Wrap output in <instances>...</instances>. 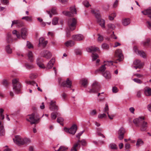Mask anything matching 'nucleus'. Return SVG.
Masks as SVG:
<instances>
[{"label":"nucleus","instance_id":"42","mask_svg":"<svg viewBox=\"0 0 151 151\" xmlns=\"http://www.w3.org/2000/svg\"><path fill=\"white\" fill-rule=\"evenodd\" d=\"M58 113L57 112H53L51 114V117L52 120H54L56 119L57 116V114H58Z\"/></svg>","mask_w":151,"mask_h":151},{"label":"nucleus","instance_id":"17","mask_svg":"<svg viewBox=\"0 0 151 151\" xmlns=\"http://www.w3.org/2000/svg\"><path fill=\"white\" fill-rule=\"evenodd\" d=\"M144 93L145 95L146 96H151V88L146 86L144 89Z\"/></svg>","mask_w":151,"mask_h":151},{"label":"nucleus","instance_id":"25","mask_svg":"<svg viewBox=\"0 0 151 151\" xmlns=\"http://www.w3.org/2000/svg\"><path fill=\"white\" fill-rule=\"evenodd\" d=\"M133 63L134 65H139V67L142 66L144 65V63L141 62L140 60L138 59L134 61Z\"/></svg>","mask_w":151,"mask_h":151},{"label":"nucleus","instance_id":"43","mask_svg":"<svg viewBox=\"0 0 151 151\" xmlns=\"http://www.w3.org/2000/svg\"><path fill=\"white\" fill-rule=\"evenodd\" d=\"M143 144V142L141 139H138L137 142L136 146L139 147Z\"/></svg>","mask_w":151,"mask_h":151},{"label":"nucleus","instance_id":"38","mask_svg":"<svg viewBox=\"0 0 151 151\" xmlns=\"http://www.w3.org/2000/svg\"><path fill=\"white\" fill-rule=\"evenodd\" d=\"M91 57H92V61L96 60L99 57L97 54L93 52L92 53Z\"/></svg>","mask_w":151,"mask_h":151},{"label":"nucleus","instance_id":"34","mask_svg":"<svg viewBox=\"0 0 151 151\" xmlns=\"http://www.w3.org/2000/svg\"><path fill=\"white\" fill-rule=\"evenodd\" d=\"M92 12L95 14V16L96 18L97 19V21L101 19V17L100 14L99 12V11L95 12L94 11H92Z\"/></svg>","mask_w":151,"mask_h":151},{"label":"nucleus","instance_id":"60","mask_svg":"<svg viewBox=\"0 0 151 151\" xmlns=\"http://www.w3.org/2000/svg\"><path fill=\"white\" fill-rule=\"evenodd\" d=\"M109 110L108 105L107 104H106L105 105V107L104 109V112H106Z\"/></svg>","mask_w":151,"mask_h":151},{"label":"nucleus","instance_id":"8","mask_svg":"<svg viewBox=\"0 0 151 151\" xmlns=\"http://www.w3.org/2000/svg\"><path fill=\"white\" fill-rule=\"evenodd\" d=\"M126 132L125 129L122 127L120 128L119 129L118 132V138L119 140H121L123 139Z\"/></svg>","mask_w":151,"mask_h":151},{"label":"nucleus","instance_id":"36","mask_svg":"<svg viewBox=\"0 0 151 151\" xmlns=\"http://www.w3.org/2000/svg\"><path fill=\"white\" fill-rule=\"evenodd\" d=\"M30 142V141L29 139L27 138H24V139H22V145L29 143Z\"/></svg>","mask_w":151,"mask_h":151},{"label":"nucleus","instance_id":"27","mask_svg":"<svg viewBox=\"0 0 151 151\" xmlns=\"http://www.w3.org/2000/svg\"><path fill=\"white\" fill-rule=\"evenodd\" d=\"M147 123L145 122L144 121V122H143L140 125H141V130L142 131H145L147 129Z\"/></svg>","mask_w":151,"mask_h":151},{"label":"nucleus","instance_id":"11","mask_svg":"<svg viewBox=\"0 0 151 151\" xmlns=\"http://www.w3.org/2000/svg\"><path fill=\"white\" fill-rule=\"evenodd\" d=\"M55 103V101H51L49 106V109L51 111H57L58 109V107L56 105Z\"/></svg>","mask_w":151,"mask_h":151},{"label":"nucleus","instance_id":"15","mask_svg":"<svg viewBox=\"0 0 151 151\" xmlns=\"http://www.w3.org/2000/svg\"><path fill=\"white\" fill-rule=\"evenodd\" d=\"M72 38L74 40L80 41L83 40V37L82 35L78 34L73 35L72 36Z\"/></svg>","mask_w":151,"mask_h":151},{"label":"nucleus","instance_id":"2","mask_svg":"<svg viewBox=\"0 0 151 151\" xmlns=\"http://www.w3.org/2000/svg\"><path fill=\"white\" fill-rule=\"evenodd\" d=\"M27 116L29 117V119L27 118L26 120L30 122L31 124H37L39 122L40 118L38 115L33 113L31 115H28Z\"/></svg>","mask_w":151,"mask_h":151},{"label":"nucleus","instance_id":"52","mask_svg":"<svg viewBox=\"0 0 151 151\" xmlns=\"http://www.w3.org/2000/svg\"><path fill=\"white\" fill-rule=\"evenodd\" d=\"M6 52L8 53H11L12 52V49L10 48L9 45H7L6 46Z\"/></svg>","mask_w":151,"mask_h":151},{"label":"nucleus","instance_id":"63","mask_svg":"<svg viewBox=\"0 0 151 151\" xmlns=\"http://www.w3.org/2000/svg\"><path fill=\"white\" fill-rule=\"evenodd\" d=\"M112 92L114 93H116L118 92V90L116 87H114L112 88Z\"/></svg>","mask_w":151,"mask_h":151},{"label":"nucleus","instance_id":"53","mask_svg":"<svg viewBox=\"0 0 151 151\" xmlns=\"http://www.w3.org/2000/svg\"><path fill=\"white\" fill-rule=\"evenodd\" d=\"M58 19L56 17L53 18L52 21V24L54 25L57 24L58 23Z\"/></svg>","mask_w":151,"mask_h":151},{"label":"nucleus","instance_id":"31","mask_svg":"<svg viewBox=\"0 0 151 151\" xmlns=\"http://www.w3.org/2000/svg\"><path fill=\"white\" fill-rule=\"evenodd\" d=\"M106 65V64H105L104 65H102L99 69L96 70L95 71V73H96L97 72L99 71H101V72H104L106 69V68L105 67V65Z\"/></svg>","mask_w":151,"mask_h":151},{"label":"nucleus","instance_id":"30","mask_svg":"<svg viewBox=\"0 0 151 151\" xmlns=\"http://www.w3.org/2000/svg\"><path fill=\"white\" fill-rule=\"evenodd\" d=\"M12 34L14 35H15L17 38L20 39L21 37L19 32L16 30H14L12 31Z\"/></svg>","mask_w":151,"mask_h":151},{"label":"nucleus","instance_id":"10","mask_svg":"<svg viewBox=\"0 0 151 151\" xmlns=\"http://www.w3.org/2000/svg\"><path fill=\"white\" fill-rule=\"evenodd\" d=\"M41 56L46 58L47 59H49L52 56L51 53L49 51L45 50L42 51L40 53Z\"/></svg>","mask_w":151,"mask_h":151},{"label":"nucleus","instance_id":"64","mask_svg":"<svg viewBox=\"0 0 151 151\" xmlns=\"http://www.w3.org/2000/svg\"><path fill=\"white\" fill-rule=\"evenodd\" d=\"M27 45L29 49H30L31 48H33V47L31 43L27 41Z\"/></svg>","mask_w":151,"mask_h":151},{"label":"nucleus","instance_id":"24","mask_svg":"<svg viewBox=\"0 0 151 151\" xmlns=\"http://www.w3.org/2000/svg\"><path fill=\"white\" fill-rule=\"evenodd\" d=\"M37 63L38 66L41 68H45V66L41 62L40 59L38 58L37 60Z\"/></svg>","mask_w":151,"mask_h":151},{"label":"nucleus","instance_id":"41","mask_svg":"<svg viewBox=\"0 0 151 151\" xmlns=\"http://www.w3.org/2000/svg\"><path fill=\"white\" fill-rule=\"evenodd\" d=\"M64 121L63 119L61 117H59L57 119V122L60 123L61 125H63V122Z\"/></svg>","mask_w":151,"mask_h":151},{"label":"nucleus","instance_id":"57","mask_svg":"<svg viewBox=\"0 0 151 151\" xmlns=\"http://www.w3.org/2000/svg\"><path fill=\"white\" fill-rule=\"evenodd\" d=\"M98 40L99 42H101L103 40V37L99 34H98Z\"/></svg>","mask_w":151,"mask_h":151},{"label":"nucleus","instance_id":"5","mask_svg":"<svg viewBox=\"0 0 151 151\" xmlns=\"http://www.w3.org/2000/svg\"><path fill=\"white\" fill-rule=\"evenodd\" d=\"M81 142V144L83 146H86V141L84 139H82L80 141L79 139L77 142L74 144L73 147L71 149V151H77L76 149L77 147L80 148V145L79 144V142Z\"/></svg>","mask_w":151,"mask_h":151},{"label":"nucleus","instance_id":"33","mask_svg":"<svg viewBox=\"0 0 151 151\" xmlns=\"http://www.w3.org/2000/svg\"><path fill=\"white\" fill-rule=\"evenodd\" d=\"M107 27L108 30H114L115 28V25L111 23H109L108 24Z\"/></svg>","mask_w":151,"mask_h":151},{"label":"nucleus","instance_id":"20","mask_svg":"<svg viewBox=\"0 0 151 151\" xmlns=\"http://www.w3.org/2000/svg\"><path fill=\"white\" fill-rule=\"evenodd\" d=\"M87 52H95L99 50V48L97 47L94 46H91L90 47L87 48L86 49Z\"/></svg>","mask_w":151,"mask_h":151},{"label":"nucleus","instance_id":"32","mask_svg":"<svg viewBox=\"0 0 151 151\" xmlns=\"http://www.w3.org/2000/svg\"><path fill=\"white\" fill-rule=\"evenodd\" d=\"M109 147L113 150H117L118 148L117 145L114 143H111L109 145Z\"/></svg>","mask_w":151,"mask_h":151},{"label":"nucleus","instance_id":"61","mask_svg":"<svg viewBox=\"0 0 151 151\" xmlns=\"http://www.w3.org/2000/svg\"><path fill=\"white\" fill-rule=\"evenodd\" d=\"M18 22V20H14L12 22V24L11 25V27H12L13 25L16 24L17 26Z\"/></svg>","mask_w":151,"mask_h":151},{"label":"nucleus","instance_id":"58","mask_svg":"<svg viewBox=\"0 0 151 151\" xmlns=\"http://www.w3.org/2000/svg\"><path fill=\"white\" fill-rule=\"evenodd\" d=\"M37 77V75L36 74L32 73L30 75V77L31 79L35 78Z\"/></svg>","mask_w":151,"mask_h":151},{"label":"nucleus","instance_id":"45","mask_svg":"<svg viewBox=\"0 0 151 151\" xmlns=\"http://www.w3.org/2000/svg\"><path fill=\"white\" fill-rule=\"evenodd\" d=\"M22 19H25L28 22H31L32 21V19L31 17L26 16L22 17Z\"/></svg>","mask_w":151,"mask_h":151},{"label":"nucleus","instance_id":"26","mask_svg":"<svg viewBox=\"0 0 151 151\" xmlns=\"http://www.w3.org/2000/svg\"><path fill=\"white\" fill-rule=\"evenodd\" d=\"M103 76L106 79H110L111 78V75L110 72L108 71H106L103 74Z\"/></svg>","mask_w":151,"mask_h":151},{"label":"nucleus","instance_id":"49","mask_svg":"<svg viewBox=\"0 0 151 151\" xmlns=\"http://www.w3.org/2000/svg\"><path fill=\"white\" fill-rule=\"evenodd\" d=\"M4 111V110L3 109L0 108V118L2 119H3L4 118V115L3 114Z\"/></svg>","mask_w":151,"mask_h":151},{"label":"nucleus","instance_id":"50","mask_svg":"<svg viewBox=\"0 0 151 151\" xmlns=\"http://www.w3.org/2000/svg\"><path fill=\"white\" fill-rule=\"evenodd\" d=\"M2 84L5 87H7L9 86V83L7 80H4L3 81Z\"/></svg>","mask_w":151,"mask_h":151},{"label":"nucleus","instance_id":"59","mask_svg":"<svg viewBox=\"0 0 151 151\" xmlns=\"http://www.w3.org/2000/svg\"><path fill=\"white\" fill-rule=\"evenodd\" d=\"M84 5L86 7H88L90 6L89 2L87 1H85L83 2Z\"/></svg>","mask_w":151,"mask_h":151},{"label":"nucleus","instance_id":"28","mask_svg":"<svg viewBox=\"0 0 151 151\" xmlns=\"http://www.w3.org/2000/svg\"><path fill=\"white\" fill-rule=\"evenodd\" d=\"M97 22L99 23L100 25L101 26L102 28H105V21L101 19L97 21Z\"/></svg>","mask_w":151,"mask_h":151},{"label":"nucleus","instance_id":"22","mask_svg":"<svg viewBox=\"0 0 151 151\" xmlns=\"http://www.w3.org/2000/svg\"><path fill=\"white\" fill-rule=\"evenodd\" d=\"M27 56L28 60L29 61L31 62H32L33 61V56L32 51H28L27 54Z\"/></svg>","mask_w":151,"mask_h":151},{"label":"nucleus","instance_id":"48","mask_svg":"<svg viewBox=\"0 0 151 151\" xmlns=\"http://www.w3.org/2000/svg\"><path fill=\"white\" fill-rule=\"evenodd\" d=\"M70 12L72 14H76V10L75 7L72 6L70 8Z\"/></svg>","mask_w":151,"mask_h":151},{"label":"nucleus","instance_id":"37","mask_svg":"<svg viewBox=\"0 0 151 151\" xmlns=\"http://www.w3.org/2000/svg\"><path fill=\"white\" fill-rule=\"evenodd\" d=\"M25 67L27 69H31L33 68L34 66L32 64H29L28 63H25Z\"/></svg>","mask_w":151,"mask_h":151},{"label":"nucleus","instance_id":"19","mask_svg":"<svg viewBox=\"0 0 151 151\" xmlns=\"http://www.w3.org/2000/svg\"><path fill=\"white\" fill-rule=\"evenodd\" d=\"M142 12L145 15H150L151 14V7L149 8L145 11H142ZM151 19V15L149 16Z\"/></svg>","mask_w":151,"mask_h":151},{"label":"nucleus","instance_id":"1","mask_svg":"<svg viewBox=\"0 0 151 151\" xmlns=\"http://www.w3.org/2000/svg\"><path fill=\"white\" fill-rule=\"evenodd\" d=\"M12 83L13 89L15 92L19 93L20 92L21 85L18 78H14L12 80Z\"/></svg>","mask_w":151,"mask_h":151},{"label":"nucleus","instance_id":"9","mask_svg":"<svg viewBox=\"0 0 151 151\" xmlns=\"http://www.w3.org/2000/svg\"><path fill=\"white\" fill-rule=\"evenodd\" d=\"M144 117H140L136 118L133 120V123L137 126H139L144 122Z\"/></svg>","mask_w":151,"mask_h":151},{"label":"nucleus","instance_id":"6","mask_svg":"<svg viewBox=\"0 0 151 151\" xmlns=\"http://www.w3.org/2000/svg\"><path fill=\"white\" fill-rule=\"evenodd\" d=\"M77 126L76 124H73L70 128H64V131L69 133L70 134L74 135L75 134L77 130Z\"/></svg>","mask_w":151,"mask_h":151},{"label":"nucleus","instance_id":"39","mask_svg":"<svg viewBox=\"0 0 151 151\" xmlns=\"http://www.w3.org/2000/svg\"><path fill=\"white\" fill-rule=\"evenodd\" d=\"M67 149L68 148L64 146H61L58 150H55L56 151H66Z\"/></svg>","mask_w":151,"mask_h":151},{"label":"nucleus","instance_id":"51","mask_svg":"<svg viewBox=\"0 0 151 151\" xmlns=\"http://www.w3.org/2000/svg\"><path fill=\"white\" fill-rule=\"evenodd\" d=\"M102 48L105 50H108L109 49V46L106 43H104L101 45Z\"/></svg>","mask_w":151,"mask_h":151},{"label":"nucleus","instance_id":"55","mask_svg":"<svg viewBox=\"0 0 151 151\" xmlns=\"http://www.w3.org/2000/svg\"><path fill=\"white\" fill-rule=\"evenodd\" d=\"M133 80L135 82L139 84H141L142 82L140 79L138 78H134Z\"/></svg>","mask_w":151,"mask_h":151},{"label":"nucleus","instance_id":"35","mask_svg":"<svg viewBox=\"0 0 151 151\" xmlns=\"http://www.w3.org/2000/svg\"><path fill=\"white\" fill-rule=\"evenodd\" d=\"M13 40H16V39H13L11 35L9 34H7V42L8 43H10L11 41H12Z\"/></svg>","mask_w":151,"mask_h":151},{"label":"nucleus","instance_id":"56","mask_svg":"<svg viewBox=\"0 0 151 151\" xmlns=\"http://www.w3.org/2000/svg\"><path fill=\"white\" fill-rule=\"evenodd\" d=\"M106 114L104 113L103 114H99L98 116V117L99 118L102 119L104 117H106Z\"/></svg>","mask_w":151,"mask_h":151},{"label":"nucleus","instance_id":"4","mask_svg":"<svg viewBox=\"0 0 151 151\" xmlns=\"http://www.w3.org/2000/svg\"><path fill=\"white\" fill-rule=\"evenodd\" d=\"M99 83L96 82H94L92 84V88L89 91L90 93H95L99 91L100 89Z\"/></svg>","mask_w":151,"mask_h":151},{"label":"nucleus","instance_id":"13","mask_svg":"<svg viewBox=\"0 0 151 151\" xmlns=\"http://www.w3.org/2000/svg\"><path fill=\"white\" fill-rule=\"evenodd\" d=\"M14 142L16 144L19 145H22V138L19 136L17 135L15 136L13 139Z\"/></svg>","mask_w":151,"mask_h":151},{"label":"nucleus","instance_id":"40","mask_svg":"<svg viewBox=\"0 0 151 151\" xmlns=\"http://www.w3.org/2000/svg\"><path fill=\"white\" fill-rule=\"evenodd\" d=\"M81 83L84 86H86L88 84L87 80L86 78L83 79L81 81Z\"/></svg>","mask_w":151,"mask_h":151},{"label":"nucleus","instance_id":"14","mask_svg":"<svg viewBox=\"0 0 151 151\" xmlns=\"http://www.w3.org/2000/svg\"><path fill=\"white\" fill-rule=\"evenodd\" d=\"M134 49L135 50L134 51L137 55H140L144 58H146V54L145 52L137 50L136 47H134Z\"/></svg>","mask_w":151,"mask_h":151},{"label":"nucleus","instance_id":"16","mask_svg":"<svg viewBox=\"0 0 151 151\" xmlns=\"http://www.w3.org/2000/svg\"><path fill=\"white\" fill-rule=\"evenodd\" d=\"M21 35L22 38L25 39L27 35V29L25 28H22L21 30Z\"/></svg>","mask_w":151,"mask_h":151},{"label":"nucleus","instance_id":"7","mask_svg":"<svg viewBox=\"0 0 151 151\" xmlns=\"http://www.w3.org/2000/svg\"><path fill=\"white\" fill-rule=\"evenodd\" d=\"M115 56L117 58L116 60L119 61H121L123 60L124 56L121 49H118L116 51Z\"/></svg>","mask_w":151,"mask_h":151},{"label":"nucleus","instance_id":"46","mask_svg":"<svg viewBox=\"0 0 151 151\" xmlns=\"http://www.w3.org/2000/svg\"><path fill=\"white\" fill-rule=\"evenodd\" d=\"M63 13L64 14L67 16L70 17L72 15L71 13L70 12L64 11L63 12Z\"/></svg>","mask_w":151,"mask_h":151},{"label":"nucleus","instance_id":"3","mask_svg":"<svg viewBox=\"0 0 151 151\" xmlns=\"http://www.w3.org/2000/svg\"><path fill=\"white\" fill-rule=\"evenodd\" d=\"M77 23L76 19L75 18H70L68 20V25L70 31L75 29Z\"/></svg>","mask_w":151,"mask_h":151},{"label":"nucleus","instance_id":"47","mask_svg":"<svg viewBox=\"0 0 151 151\" xmlns=\"http://www.w3.org/2000/svg\"><path fill=\"white\" fill-rule=\"evenodd\" d=\"M26 83L27 84H30L32 85L33 86L36 85L37 86H38L37 84L34 81H26Z\"/></svg>","mask_w":151,"mask_h":151},{"label":"nucleus","instance_id":"44","mask_svg":"<svg viewBox=\"0 0 151 151\" xmlns=\"http://www.w3.org/2000/svg\"><path fill=\"white\" fill-rule=\"evenodd\" d=\"M5 134L3 126H0V135L3 136Z\"/></svg>","mask_w":151,"mask_h":151},{"label":"nucleus","instance_id":"12","mask_svg":"<svg viewBox=\"0 0 151 151\" xmlns=\"http://www.w3.org/2000/svg\"><path fill=\"white\" fill-rule=\"evenodd\" d=\"M72 82L70 80L69 78H67L66 81H63L61 86L63 87H67L68 88H71L72 86Z\"/></svg>","mask_w":151,"mask_h":151},{"label":"nucleus","instance_id":"18","mask_svg":"<svg viewBox=\"0 0 151 151\" xmlns=\"http://www.w3.org/2000/svg\"><path fill=\"white\" fill-rule=\"evenodd\" d=\"M55 62V59L53 58H52L48 63L46 67V68L47 69H50L52 68L53 67Z\"/></svg>","mask_w":151,"mask_h":151},{"label":"nucleus","instance_id":"54","mask_svg":"<svg viewBox=\"0 0 151 151\" xmlns=\"http://www.w3.org/2000/svg\"><path fill=\"white\" fill-rule=\"evenodd\" d=\"M24 26V23L18 20V22L17 24V27H20Z\"/></svg>","mask_w":151,"mask_h":151},{"label":"nucleus","instance_id":"62","mask_svg":"<svg viewBox=\"0 0 151 151\" xmlns=\"http://www.w3.org/2000/svg\"><path fill=\"white\" fill-rule=\"evenodd\" d=\"M44 41V39L43 37H41L40 38L39 40V43L38 44V46H40L41 44Z\"/></svg>","mask_w":151,"mask_h":151},{"label":"nucleus","instance_id":"29","mask_svg":"<svg viewBox=\"0 0 151 151\" xmlns=\"http://www.w3.org/2000/svg\"><path fill=\"white\" fill-rule=\"evenodd\" d=\"M150 42V39H147L145 41L142 42V44L145 47H147L149 46Z\"/></svg>","mask_w":151,"mask_h":151},{"label":"nucleus","instance_id":"21","mask_svg":"<svg viewBox=\"0 0 151 151\" xmlns=\"http://www.w3.org/2000/svg\"><path fill=\"white\" fill-rule=\"evenodd\" d=\"M65 44L68 47H71L75 45V42L72 40H69L66 42L65 43Z\"/></svg>","mask_w":151,"mask_h":151},{"label":"nucleus","instance_id":"23","mask_svg":"<svg viewBox=\"0 0 151 151\" xmlns=\"http://www.w3.org/2000/svg\"><path fill=\"white\" fill-rule=\"evenodd\" d=\"M122 23L123 25L124 26L128 25L130 23V19L129 18H125L122 20Z\"/></svg>","mask_w":151,"mask_h":151}]
</instances>
